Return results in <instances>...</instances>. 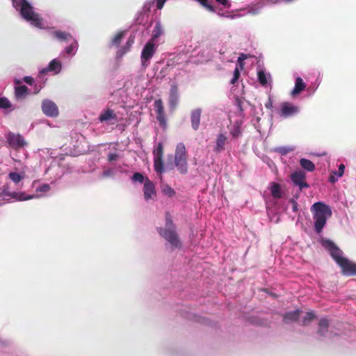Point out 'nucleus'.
<instances>
[{"label":"nucleus","mask_w":356,"mask_h":356,"mask_svg":"<svg viewBox=\"0 0 356 356\" xmlns=\"http://www.w3.org/2000/svg\"><path fill=\"white\" fill-rule=\"evenodd\" d=\"M314 220V228L317 233H321L324 227L327 217L332 216V211L329 206L323 202L314 203L311 208Z\"/></svg>","instance_id":"nucleus-1"},{"label":"nucleus","mask_w":356,"mask_h":356,"mask_svg":"<svg viewBox=\"0 0 356 356\" xmlns=\"http://www.w3.org/2000/svg\"><path fill=\"white\" fill-rule=\"evenodd\" d=\"M20 14L24 19L36 27H42V19L35 13L33 7L26 0H20Z\"/></svg>","instance_id":"nucleus-2"},{"label":"nucleus","mask_w":356,"mask_h":356,"mask_svg":"<svg viewBox=\"0 0 356 356\" xmlns=\"http://www.w3.org/2000/svg\"><path fill=\"white\" fill-rule=\"evenodd\" d=\"M159 233L170 243L172 247L176 248H180L181 247V243L175 231V227L159 228Z\"/></svg>","instance_id":"nucleus-3"},{"label":"nucleus","mask_w":356,"mask_h":356,"mask_svg":"<svg viewBox=\"0 0 356 356\" xmlns=\"http://www.w3.org/2000/svg\"><path fill=\"white\" fill-rule=\"evenodd\" d=\"M322 245L323 248L330 252L332 258L339 266L346 259L342 256V251L331 240H323Z\"/></svg>","instance_id":"nucleus-4"},{"label":"nucleus","mask_w":356,"mask_h":356,"mask_svg":"<svg viewBox=\"0 0 356 356\" xmlns=\"http://www.w3.org/2000/svg\"><path fill=\"white\" fill-rule=\"evenodd\" d=\"M154 154V168L157 173L162 174L164 171L163 155V146L161 143H159L153 151Z\"/></svg>","instance_id":"nucleus-5"},{"label":"nucleus","mask_w":356,"mask_h":356,"mask_svg":"<svg viewBox=\"0 0 356 356\" xmlns=\"http://www.w3.org/2000/svg\"><path fill=\"white\" fill-rule=\"evenodd\" d=\"M156 51L155 44L152 40H149L144 46L140 56L141 63L143 67L149 65V60L153 57Z\"/></svg>","instance_id":"nucleus-6"},{"label":"nucleus","mask_w":356,"mask_h":356,"mask_svg":"<svg viewBox=\"0 0 356 356\" xmlns=\"http://www.w3.org/2000/svg\"><path fill=\"white\" fill-rule=\"evenodd\" d=\"M291 179L293 185L298 186L300 191L309 187L306 181V173L302 170H296L293 172L291 175Z\"/></svg>","instance_id":"nucleus-7"},{"label":"nucleus","mask_w":356,"mask_h":356,"mask_svg":"<svg viewBox=\"0 0 356 356\" xmlns=\"http://www.w3.org/2000/svg\"><path fill=\"white\" fill-rule=\"evenodd\" d=\"M7 142L15 149H20L26 145L24 137L20 134L10 132L6 136Z\"/></svg>","instance_id":"nucleus-8"},{"label":"nucleus","mask_w":356,"mask_h":356,"mask_svg":"<svg viewBox=\"0 0 356 356\" xmlns=\"http://www.w3.org/2000/svg\"><path fill=\"white\" fill-rule=\"evenodd\" d=\"M299 112V108L290 102H283L280 105L279 115L284 118L295 115Z\"/></svg>","instance_id":"nucleus-9"},{"label":"nucleus","mask_w":356,"mask_h":356,"mask_svg":"<svg viewBox=\"0 0 356 356\" xmlns=\"http://www.w3.org/2000/svg\"><path fill=\"white\" fill-rule=\"evenodd\" d=\"M154 107L156 113V119L162 127L166 126V118L162 99H158L154 103Z\"/></svg>","instance_id":"nucleus-10"},{"label":"nucleus","mask_w":356,"mask_h":356,"mask_svg":"<svg viewBox=\"0 0 356 356\" xmlns=\"http://www.w3.org/2000/svg\"><path fill=\"white\" fill-rule=\"evenodd\" d=\"M144 198L146 201L154 200L156 197V191L154 184L147 177L145 178L143 186Z\"/></svg>","instance_id":"nucleus-11"},{"label":"nucleus","mask_w":356,"mask_h":356,"mask_svg":"<svg viewBox=\"0 0 356 356\" xmlns=\"http://www.w3.org/2000/svg\"><path fill=\"white\" fill-rule=\"evenodd\" d=\"M42 110L46 115L49 117H56L58 115V109L56 104L48 99L42 102Z\"/></svg>","instance_id":"nucleus-12"},{"label":"nucleus","mask_w":356,"mask_h":356,"mask_svg":"<svg viewBox=\"0 0 356 356\" xmlns=\"http://www.w3.org/2000/svg\"><path fill=\"white\" fill-rule=\"evenodd\" d=\"M98 119L101 122L114 124L118 120V117L113 109L107 108L100 113Z\"/></svg>","instance_id":"nucleus-13"},{"label":"nucleus","mask_w":356,"mask_h":356,"mask_svg":"<svg viewBox=\"0 0 356 356\" xmlns=\"http://www.w3.org/2000/svg\"><path fill=\"white\" fill-rule=\"evenodd\" d=\"M179 102V91L176 84H172L170 89V95L168 99L169 107L171 110H175Z\"/></svg>","instance_id":"nucleus-14"},{"label":"nucleus","mask_w":356,"mask_h":356,"mask_svg":"<svg viewBox=\"0 0 356 356\" xmlns=\"http://www.w3.org/2000/svg\"><path fill=\"white\" fill-rule=\"evenodd\" d=\"M342 270V273L347 276L356 275V264L345 259L341 264H339Z\"/></svg>","instance_id":"nucleus-15"},{"label":"nucleus","mask_w":356,"mask_h":356,"mask_svg":"<svg viewBox=\"0 0 356 356\" xmlns=\"http://www.w3.org/2000/svg\"><path fill=\"white\" fill-rule=\"evenodd\" d=\"M62 68L61 63L57 59H53L48 66L43 68L41 71V74H46L48 72H53L54 74H58Z\"/></svg>","instance_id":"nucleus-16"},{"label":"nucleus","mask_w":356,"mask_h":356,"mask_svg":"<svg viewBox=\"0 0 356 356\" xmlns=\"http://www.w3.org/2000/svg\"><path fill=\"white\" fill-rule=\"evenodd\" d=\"M201 115L202 110L200 108H195L193 110L191 113V127L195 131L199 129Z\"/></svg>","instance_id":"nucleus-17"},{"label":"nucleus","mask_w":356,"mask_h":356,"mask_svg":"<svg viewBox=\"0 0 356 356\" xmlns=\"http://www.w3.org/2000/svg\"><path fill=\"white\" fill-rule=\"evenodd\" d=\"M187 159V152L183 143H179L176 146L175 161Z\"/></svg>","instance_id":"nucleus-18"},{"label":"nucleus","mask_w":356,"mask_h":356,"mask_svg":"<svg viewBox=\"0 0 356 356\" xmlns=\"http://www.w3.org/2000/svg\"><path fill=\"white\" fill-rule=\"evenodd\" d=\"M306 88V84L303 81L302 79L300 77H297L296 79L295 87L291 91V95L295 97L296 95L300 94Z\"/></svg>","instance_id":"nucleus-19"},{"label":"nucleus","mask_w":356,"mask_h":356,"mask_svg":"<svg viewBox=\"0 0 356 356\" xmlns=\"http://www.w3.org/2000/svg\"><path fill=\"white\" fill-rule=\"evenodd\" d=\"M227 138L222 134H220L217 136L216 145L215 147V152H220L225 148V144L227 143Z\"/></svg>","instance_id":"nucleus-20"},{"label":"nucleus","mask_w":356,"mask_h":356,"mask_svg":"<svg viewBox=\"0 0 356 356\" xmlns=\"http://www.w3.org/2000/svg\"><path fill=\"white\" fill-rule=\"evenodd\" d=\"M300 314V311L299 309L286 313L283 317V321L286 323L296 322L298 320Z\"/></svg>","instance_id":"nucleus-21"},{"label":"nucleus","mask_w":356,"mask_h":356,"mask_svg":"<svg viewBox=\"0 0 356 356\" xmlns=\"http://www.w3.org/2000/svg\"><path fill=\"white\" fill-rule=\"evenodd\" d=\"M318 334L321 337H325L329 328V321L327 318H321L318 322Z\"/></svg>","instance_id":"nucleus-22"},{"label":"nucleus","mask_w":356,"mask_h":356,"mask_svg":"<svg viewBox=\"0 0 356 356\" xmlns=\"http://www.w3.org/2000/svg\"><path fill=\"white\" fill-rule=\"evenodd\" d=\"M7 195L10 196L12 198L15 199L18 201H24V200H31L33 198V195H26L25 193L23 192H13V193H6Z\"/></svg>","instance_id":"nucleus-23"},{"label":"nucleus","mask_w":356,"mask_h":356,"mask_svg":"<svg viewBox=\"0 0 356 356\" xmlns=\"http://www.w3.org/2000/svg\"><path fill=\"white\" fill-rule=\"evenodd\" d=\"M29 93V88L26 86H19L15 88V95L17 99H24Z\"/></svg>","instance_id":"nucleus-24"},{"label":"nucleus","mask_w":356,"mask_h":356,"mask_svg":"<svg viewBox=\"0 0 356 356\" xmlns=\"http://www.w3.org/2000/svg\"><path fill=\"white\" fill-rule=\"evenodd\" d=\"M175 166L181 174H186L188 172L187 159L175 161Z\"/></svg>","instance_id":"nucleus-25"},{"label":"nucleus","mask_w":356,"mask_h":356,"mask_svg":"<svg viewBox=\"0 0 356 356\" xmlns=\"http://www.w3.org/2000/svg\"><path fill=\"white\" fill-rule=\"evenodd\" d=\"M300 165H301V167L303 169H305L309 172H313L315 170L314 163L312 161H311L310 160L307 159H301L300 160Z\"/></svg>","instance_id":"nucleus-26"},{"label":"nucleus","mask_w":356,"mask_h":356,"mask_svg":"<svg viewBox=\"0 0 356 356\" xmlns=\"http://www.w3.org/2000/svg\"><path fill=\"white\" fill-rule=\"evenodd\" d=\"M54 35L59 40L62 41H69L70 40H73L72 36L66 32L60 31H56L54 32Z\"/></svg>","instance_id":"nucleus-27"},{"label":"nucleus","mask_w":356,"mask_h":356,"mask_svg":"<svg viewBox=\"0 0 356 356\" xmlns=\"http://www.w3.org/2000/svg\"><path fill=\"white\" fill-rule=\"evenodd\" d=\"M163 33V28L160 22H157L155 24V26L152 33V38L150 40H152L154 42V40L159 38Z\"/></svg>","instance_id":"nucleus-28"},{"label":"nucleus","mask_w":356,"mask_h":356,"mask_svg":"<svg viewBox=\"0 0 356 356\" xmlns=\"http://www.w3.org/2000/svg\"><path fill=\"white\" fill-rule=\"evenodd\" d=\"M270 192L274 198H280L282 197L280 186L277 183H273Z\"/></svg>","instance_id":"nucleus-29"},{"label":"nucleus","mask_w":356,"mask_h":356,"mask_svg":"<svg viewBox=\"0 0 356 356\" xmlns=\"http://www.w3.org/2000/svg\"><path fill=\"white\" fill-rule=\"evenodd\" d=\"M124 36V31L118 32L112 39V40L111 42V45L115 46V47H118L120 44Z\"/></svg>","instance_id":"nucleus-30"},{"label":"nucleus","mask_w":356,"mask_h":356,"mask_svg":"<svg viewBox=\"0 0 356 356\" xmlns=\"http://www.w3.org/2000/svg\"><path fill=\"white\" fill-rule=\"evenodd\" d=\"M161 192L170 197L175 196L176 194L175 190L168 184H163L161 186Z\"/></svg>","instance_id":"nucleus-31"},{"label":"nucleus","mask_w":356,"mask_h":356,"mask_svg":"<svg viewBox=\"0 0 356 356\" xmlns=\"http://www.w3.org/2000/svg\"><path fill=\"white\" fill-rule=\"evenodd\" d=\"M316 318V315L314 312H307L302 320V325H309L314 318Z\"/></svg>","instance_id":"nucleus-32"},{"label":"nucleus","mask_w":356,"mask_h":356,"mask_svg":"<svg viewBox=\"0 0 356 356\" xmlns=\"http://www.w3.org/2000/svg\"><path fill=\"white\" fill-rule=\"evenodd\" d=\"M200 4H201L203 7L207 8L210 12H215L214 7L211 4L209 0H195Z\"/></svg>","instance_id":"nucleus-33"},{"label":"nucleus","mask_w":356,"mask_h":356,"mask_svg":"<svg viewBox=\"0 0 356 356\" xmlns=\"http://www.w3.org/2000/svg\"><path fill=\"white\" fill-rule=\"evenodd\" d=\"M257 77H258V81L261 85L266 86L267 84V82H268L267 78H266V74L264 71H262V70L259 71L257 73Z\"/></svg>","instance_id":"nucleus-34"},{"label":"nucleus","mask_w":356,"mask_h":356,"mask_svg":"<svg viewBox=\"0 0 356 356\" xmlns=\"http://www.w3.org/2000/svg\"><path fill=\"white\" fill-rule=\"evenodd\" d=\"M78 48L77 42L74 40L72 43H71L67 47L65 48V53L67 55H70L74 53L75 50Z\"/></svg>","instance_id":"nucleus-35"},{"label":"nucleus","mask_w":356,"mask_h":356,"mask_svg":"<svg viewBox=\"0 0 356 356\" xmlns=\"http://www.w3.org/2000/svg\"><path fill=\"white\" fill-rule=\"evenodd\" d=\"M8 177L15 183H19L23 179V176L14 172H10Z\"/></svg>","instance_id":"nucleus-36"},{"label":"nucleus","mask_w":356,"mask_h":356,"mask_svg":"<svg viewBox=\"0 0 356 356\" xmlns=\"http://www.w3.org/2000/svg\"><path fill=\"white\" fill-rule=\"evenodd\" d=\"M10 106V102L7 98L0 97V108H8Z\"/></svg>","instance_id":"nucleus-37"},{"label":"nucleus","mask_w":356,"mask_h":356,"mask_svg":"<svg viewBox=\"0 0 356 356\" xmlns=\"http://www.w3.org/2000/svg\"><path fill=\"white\" fill-rule=\"evenodd\" d=\"M132 180L134 181H138L139 183H145V179L144 178L143 175L140 172H135L132 177Z\"/></svg>","instance_id":"nucleus-38"},{"label":"nucleus","mask_w":356,"mask_h":356,"mask_svg":"<svg viewBox=\"0 0 356 356\" xmlns=\"http://www.w3.org/2000/svg\"><path fill=\"white\" fill-rule=\"evenodd\" d=\"M239 76H240V71H239L238 66H236L234 71L233 78L230 81V83L234 85L238 81Z\"/></svg>","instance_id":"nucleus-39"},{"label":"nucleus","mask_w":356,"mask_h":356,"mask_svg":"<svg viewBox=\"0 0 356 356\" xmlns=\"http://www.w3.org/2000/svg\"><path fill=\"white\" fill-rule=\"evenodd\" d=\"M168 227H175V226L173 224V222H172L170 215L168 213H166V214H165V228H168Z\"/></svg>","instance_id":"nucleus-40"},{"label":"nucleus","mask_w":356,"mask_h":356,"mask_svg":"<svg viewBox=\"0 0 356 356\" xmlns=\"http://www.w3.org/2000/svg\"><path fill=\"white\" fill-rule=\"evenodd\" d=\"M248 58V56L243 53L241 54L239 57L238 58L237 64L240 65L241 69L243 67L244 65L243 60L247 59Z\"/></svg>","instance_id":"nucleus-41"},{"label":"nucleus","mask_w":356,"mask_h":356,"mask_svg":"<svg viewBox=\"0 0 356 356\" xmlns=\"http://www.w3.org/2000/svg\"><path fill=\"white\" fill-rule=\"evenodd\" d=\"M50 186L48 184H43L37 188L38 192L47 193L49 191Z\"/></svg>","instance_id":"nucleus-42"},{"label":"nucleus","mask_w":356,"mask_h":356,"mask_svg":"<svg viewBox=\"0 0 356 356\" xmlns=\"http://www.w3.org/2000/svg\"><path fill=\"white\" fill-rule=\"evenodd\" d=\"M339 178V177H338L337 172L336 171H332L329 177V181L331 183H335Z\"/></svg>","instance_id":"nucleus-43"},{"label":"nucleus","mask_w":356,"mask_h":356,"mask_svg":"<svg viewBox=\"0 0 356 356\" xmlns=\"http://www.w3.org/2000/svg\"><path fill=\"white\" fill-rule=\"evenodd\" d=\"M216 2L222 5L225 8H230L231 7V3L229 0H216Z\"/></svg>","instance_id":"nucleus-44"},{"label":"nucleus","mask_w":356,"mask_h":356,"mask_svg":"<svg viewBox=\"0 0 356 356\" xmlns=\"http://www.w3.org/2000/svg\"><path fill=\"white\" fill-rule=\"evenodd\" d=\"M289 202H290V204L292 206L293 211L297 212L298 210V202L295 200H293V199L290 200Z\"/></svg>","instance_id":"nucleus-45"},{"label":"nucleus","mask_w":356,"mask_h":356,"mask_svg":"<svg viewBox=\"0 0 356 356\" xmlns=\"http://www.w3.org/2000/svg\"><path fill=\"white\" fill-rule=\"evenodd\" d=\"M344 170H345V165L343 164H340L339 166V170L337 172L338 177H341L343 176V175L344 173Z\"/></svg>","instance_id":"nucleus-46"},{"label":"nucleus","mask_w":356,"mask_h":356,"mask_svg":"<svg viewBox=\"0 0 356 356\" xmlns=\"http://www.w3.org/2000/svg\"><path fill=\"white\" fill-rule=\"evenodd\" d=\"M118 154L116 153H110L108 156V160L109 161H115L118 159Z\"/></svg>","instance_id":"nucleus-47"},{"label":"nucleus","mask_w":356,"mask_h":356,"mask_svg":"<svg viewBox=\"0 0 356 356\" xmlns=\"http://www.w3.org/2000/svg\"><path fill=\"white\" fill-rule=\"evenodd\" d=\"M166 0H156V8L159 10L163 8Z\"/></svg>","instance_id":"nucleus-48"},{"label":"nucleus","mask_w":356,"mask_h":356,"mask_svg":"<svg viewBox=\"0 0 356 356\" xmlns=\"http://www.w3.org/2000/svg\"><path fill=\"white\" fill-rule=\"evenodd\" d=\"M231 134H232L233 137L237 138V137H238L240 136L241 131H240L239 128L237 127V128H235L234 130H233L231 132Z\"/></svg>","instance_id":"nucleus-49"},{"label":"nucleus","mask_w":356,"mask_h":356,"mask_svg":"<svg viewBox=\"0 0 356 356\" xmlns=\"http://www.w3.org/2000/svg\"><path fill=\"white\" fill-rule=\"evenodd\" d=\"M24 81L26 82L29 85H32L34 80H33V77L27 76L24 77Z\"/></svg>","instance_id":"nucleus-50"},{"label":"nucleus","mask_w":356,"mask_h":356,"mask_svg":"<svg viewBox=\"0 0 356 356\" xmlns=\"http://www.w3.org/2000/svg\"><path fill=\"white\" fill-rule=\"evenodd\" d=\"M265 106L267 108L271 109L273 108V102L271 99L269 97L267 102L265 104Z\"/></svg>","instance_id":"nucleus-51"},{"label":"nucleus","mask_w":356,"mask_h":356,"mask_svg":"<svg viewBox=\"0 0 356 356\" xmlns=\"http://www.w3.org/2000/svg\"><path fill=\"white\" fill-rule=\"evenodd\" d=\"M279 152L281 153L282 155H284L286 154L289 150L286 147H280L279 149H278Z\"/></svg>","instance_id":"nucleus-52"},{"label":"nucleus","mask_w":356,"mask_h":356,"mask_svg":"<svg viewBox=\"0 0 356 356\" xmlns=\"http://www.w3.org/2000/svg\"><path fill=\"white\" fill-rule=\"evenodd\" d=\"M15 83L16 84H20V83H21V81H20V80L17 79V80H15Z\"/></svg>","instance_id":"nucleus-53"},{"label":"nucleus","mask_w":356,"mask_h":356,"mask_svg":"<svg viewBox=\"0 0 356 356\" xmlns=\"http://www.w3.org/2000/svg\"><path fill=\"white\" fill-rule=\"evenodd\" d=\"M238 106L239 108L241 109V102L240 101H238Z\"/></svg>","instance_id":"nucleus-54"},{"label":"nucleus","mask_w":356,"mask_h":356,"mask_svg":"<svg viewBox=\"0 0 356 356\" xmlns=\"http://www.w3.org/2000/svg\"><path fill=\"white\" fill-rule=\"evenodd\" d=\"M13 6L16 7L17 5H15V0H13Z\"/></svg>","instance_id":"nucleus-55"},{"label":"nucleus","mask_w":356,"mask_h":356,"mask_svg":"<svg viewBox=\"0 0 356 356\" xmlns=\"http://www.w3.org/2000/svg\"><path fill=\"white\" fill-rule=\"evenodd\" d=\"M278 1H279V0H277V1H273V3H277Z\"/></svg>","instance_id":"nucleus-56"}]
</instances>
